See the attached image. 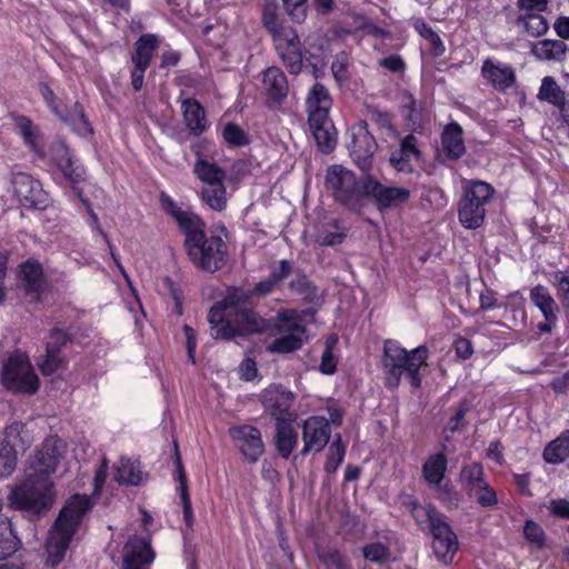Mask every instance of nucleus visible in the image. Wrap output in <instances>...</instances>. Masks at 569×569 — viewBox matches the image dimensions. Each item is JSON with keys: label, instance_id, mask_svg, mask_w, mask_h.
<instances>
[{"label": "nucleus", "instance_id": "f257e3e1", "mask_svg": "<svg viewBox=\"0 0 569 569\" xmlns=\"http://www.w3.org/2000/svg\"><path fill=\"white\" fill-rule=\"evenodd\" d=\"M278 284L270 278L258 282L252 290L230 288L222 301L211 307L208 313L210 335L213 339L231 340L237 336L259 332L263 319L251 308L252 295L264 297Z\"/></svg>", "mask_w": 569, "mask_h": 569}, {"label": "nucleus", "instance_id": "f03ea898", "mask_svg": "<svg viewBox=\"0 0 569 569\" xmlns=\"http://www.w3.org/2000/svg\"><path fill=\"white\" fill-rule=\"evenodd\" d=\"M90 508L87 496L74 495L61 509L47 542L48 565L57 567L62 562L78 526Z\"/></svg>", "mask_w": 569, "mask_h": 569}, {"label": "nucleus", "instance_id": "7ed1b4c3", "mask_svg": "<svg viewBox=\"0 0 569 569\" xmlns=\"http://www.w3.org/2000/svg\"><path fill=\"white\" fill-rule=\"evenodd\" d=\"M428 348L421 345L411 351H407L395 340H386L383 343L382 368L386 375V386L397 388L401 376L407 373L413 388L421 386L420 368L427 363Z\"/></svg>", "mask_w": 569, "mask_h": 569}, {"label": "nucleus", "instance_id": "20e7f679", "mask_svg": "<svg viewBox=\"0 0 569 569\" xmlns=\"http://www.w3.org/2000/svg\"><path fill=\"white\" fill-rule=\"evenodd\" d=\"M206 223L192 226L184 231V248L191 262L200 270L214 272L226 262L227 244L219 236L207 237Z\"/></svg>", "mask_w": 569, "mask_h": 569}, {"label": "nucleus", "instance_id": "39448f33", "mask_svg": "<svg viewBox=\"0 0 569 569\" xmlns=\"http://www.w3.org/2000/svg\"><path fill=\"white\" fill-rule=\"evenodd\" d=\"M9 499L17 509L42 513L53 507L57 490L52 478L24 470V479L11 490Z\"/></svg>", "mask_w": 569, "mask_h": 569}, {"label": "nucleus", "instance_id": "423d86ee", "mask_svg": "<svg viewBox=\"0 0 569 569\" xmlns=\"http://www.w3.org/2000/svg\"><path fill=\"white\" fill-rule=\"evenodd\" d=\"M1 385L10 392L33 395L39 389V378L27 353L14 350L2 361Z\"/></svg>", "mask_w": 569, "mask_h": 569}, {"label": "nucleus", "instance_id": "0eeeda50", "mask_svg": "<svg viewBox=\"0 0 569 569\" xmlns=\"http://www.w3.org/2000/svg\"><path fill=\"white\" fill-rule=\"evenodd\" d=\"M326 187L332 192L336 201L350 210H360L363 206V179L359 181L356 174L340 166L333 164L327 169Z\"/></svg>", "mask_w": 569, "mask_h": 569}, {"label": "nucleus", "instance_id": "6e6552de", "mask_svg": "<svg viewBox=\"0 0 569 569\" xmlns=\"http://www.w3.org/2000/svg\"><path fill=\"white\" fill-rule=\"evenodd\" d=\"M193 173L203 183L202 201L212 210L221 212L227 208L226 171L206 159L199 158L193 166Z\"/></svg>", "mask_w": 569, "mask_h": 569}, {"label": "nucleus", "instance_id": "1a4fd4ad", "mask_svg": "<svg viewBox=\"0 0 569 569\" xmlns=\"http://www.w3.org/2000/svg\"><path fill=\"white\" fill-rule=\"evenodd\" d=\"M495 189L485 181H471L463 189L459 202L458 217L465 228H479L486 216V204L493 196Z\"/></svg>", "mask_w": 569, "mask_h": 569}, {"label": "nucleus", "instance_id": "9d476101", "mask_svg": "<svg viewBox=\"0 0 569 569\" xmlns=\"http://www.w3.org/2000/svg\"><path fill=\"white\" fill-rule=\"evenodd\" d=\"M66 453L67 443L64 440L56 436L48 437L29 457L24 470L51 478L64 459Z\"/></svg>", "mask_w": 569, "mask_h": 569}, {"label": "nucleus", "instance_id": "9b49d317", "mask_svg": "<svg viewBox=\"0 0 569 569\" xmlns=\"http://www.w3.org/2000/svg\"><path fill=\"white\" fill-rule=\"evenodd\" d=\"M363 192L380 212L400 208L408 203L411 197L408 188L383 184L370 173L363 177Z\"/></svg>", "mask_w": 569, "mask_h": 569}, {"label": "nucleus", "instance_id": "f8f14e48", "mask_svg": "<svg viewBox=\"0 0 569 569\" xmlns=\"http://www.w3.org/2000/svg\"><path fill=\"white\" fill-rule=\"evenodd\" d=\"M295 398L293 392L280 385H271L261 393V402L264 410L277 422L296 419V415L291 411Z\"/></svg>", "mask_w": 569, "mask_h": 569}, {"label": "nucleus", "instance_id": "ddd939ff", "mask_svg": "<svg viewBox=\"0 0 569 569\" xmlns=\"http://www.w3.org/2000/svg\"><path fill=\"white\" fill-rule=\"evenodd\" d=\"M229 435L236 446L249 463H256L264 452L261 432L250 425L233 426L229 428Z\"/></svg>", "mask_w": 569, "mask_h": 569}, {"label": "nucleus", "instance_id": "4468645a", "mask_svg": "<svg viewBox=\"0 0 569 569\" xmlns=\"http://www.w3.org/2000/svg\"><path fill=\"white\" fill-rule=\"evenodd\" d=\"M11 184L14 196L28 208H42L47 202V193L40 181L26 172H12Z\"/></svg>", "mask_w": 569, "mask_h": 569}, {"label": "nucleus", "instance_id": "2eb2a0df", "mask_svg": "<svg viewBox=\"0 0 569 569\" xmlns=\"http://www.w3.org/2000/svg\"><path fill=\"white\" fill-rule=\"evenodd\" d=\"M377 147L376 139L368 131L366 123L353 129L352 141L349 147L350 156L357 167L367 174L372 168L373 154Z\"/></svg>", "mask_w": 569, "mask_h": 569}, {"label": "nucleus", "instance_id": "dca6fc26", "mask_svg": "<svg viewBox=\"0 0 569 569\" xmlns=\"http://www.w3.org/2000/svg\"><path fill=\"white\" fill-rule=\"evenodd\" d=\"M331 435L329 420L323 417H310L302 427V455L320 452L328 445Z\"/></svg>", "mask_w": 569, "mask_h": 569}, {"label": "nucleus", "instance_id": "f3484780", "mask_svg": "<svg viewBox=\"0 0 569 569\" xmlns=\"http://www.w3.org/2000/svg\"><path fill=\"white\" fill-rule=\"evenodd\" d=\"M429 531L432 536V549L436 557L445 563L451 562L459 548V542L446 518L441 519Z\"/></svg>", "mask_w": 569, "mask_h": 569}, {"label": "nucleus", "instance_id": "a211bd4d", "mask_svg": "<svg viewBox=\"0 0 569 569\" xmlns=\"http://www.w3.org/2000/svg\"><path fill=\"white\" fill-rule=\"evenodd\" d=\"M273 41L276 50L288 71L292 74H299L303 66V53L297 32L287 31L286 36Z\"/></svg>", "mask_w": 569, "mask_h": 569}, {"label": "nucleus", "instance_id": "6ab92c4d", "mask_svg": "<svg viewBox=\"0 0 569 569\" xmlns=\"http://www.w3.org/2000/svg\"><path fill=\"white\" fill-rule=\"evenodd\" d=\"M69 340V336L60 328H53L46 342V355L39 363L40 370L44 376H50L58 371L64 365V359L60 356V350Z\"/></svg>", "mask_w": 569, "mask_h": 569}, {"label": "nucleus", "instance_id": "aec40b11", "mask_svg": "<svg viewBox=\"0 0 569 569\" xmlns=\"http://www.w3.org/2000/svg\"><path fill=\"white\" fill-rule=\"evenodd\" d=\"M154 555L148 541L139 537L130 538L124 546V569H148Z\"/></svg>", "mask_w": 569, "mask_h": 569}, {"label": "nucleus", "instance_id": "412c9836", "mask_svg": "<svg viewBox=\"0 0 569 569\" xmlns=\"http://www.w3.org/2000/svg\"><path fill=\"white\" fill-rule=\"evenodd\" d=\"M419 157L417 138L413 134H408L401 140L399 148L391 152L389 162L396 171L411 173L413 171L412 160Z\"/></svg>", "mask_w": 569, "mask_h": 569}, {"label": "nucleus", "instance_id": "4be33fe9", "mask_svg": "<svg viewBox=\"0 0 569 569\" xmlns=\"http://www.w3.org/2000/svg\"><path fill=\"white\" fill-rule=\"evenodd\" d=\"M481 76L500 91L509 89L516 82V74L510 66L495 63L490 59L483 61Z\"/></svg>", "mask_w": 569, "mask_h": 569}, {"label": "nucleus", "instance_id": "5701e85b", "mask_svg": "<svg viewBox=\"0 0 569 569\" xmlns=\"http://www.w3.org/2000/svg\"><path fill=\"white\" fill-rule=\"evenodd\" d=\"M33 436L22 422H12L3 431L1 445L14 455L24 453L33 442Z\"/></svg>", "mask_w": 569, "mask_h": 569}, {"label": "nucleus", "instance_id": "b1692460", "mask_svg": "<svg viewBox=\"0 0 569 569\" xmlns=\"http://www.w3.org/2000/svg\"><path fill=\"white\" fill-rule=\"evenodd\" d=\"M263 88L268 98L274 103H281L288 96L289 86L286 74L278 67H270L263 74Z\"/></svg>", "mask_w": 569, "mask_h": 569}, {"label": "nucleus", "instance_id": "393cba45", "mask_svg": "<svg viewBox=\"0 0 569 569\" xmlns=\"http://www.w3.org/2000/svg\"><path fill=\"white\" fill-rule=\"evenodd\" d=\"M287 333L274 339L268 347L269 351L277 353H289L301 348L306 328L301 323H291Z\"/></svg>", "mask_w": 569, "mask_h": 569}, {"label": "nucleus", "instance_id": "a878e982", "mask_svg": "<svg viewBox=\"0 0 569 569\" xmlns=\"http://www.w3.org/2000/svg\"><path fill=\"white\" fill-rule=\"evenodd\" d=\"M441 144L445 154L452 160L461 158L466 153L462 138V128L457 122L447 124L441 134Z\"/></svg>", "mask_w": 569, "mask_h": 569}, {"label": "nucleus", "instance_id": "bb28decb", "mask_svg": "<svg viewBox=\"0 0 569 569\" xmlns=\"http://www.w3.org/2000/svg\"><path fill=\"white\" fill-rule=\"evenodd\" d=\"M14 126L31 151L38 157L43 158L46 152L39 128L26 116L14 117Z\"/></svg>", "mask_w": 569, "mask_h": 569}, {"label": "nucleus", "instance_id": "cd10ccee", "mask_svg": "<svg viewBox=\"0 0 569 569\" xmlns=\"http://www.w3.org/2000/svg\"><path fill=\"white\" fill-rule=\"evenodd\" d=\"M459 481L469 497L477 495L479 489H486L487 481L485 480L482 465L473 462L463 466L459 472Z\"/></svg>", "mask_w": 569, "mask_h": 569}, {"label": "nucleus", "instance_id": "c85d7f7f", "mask_svg": "<svg viewBox=\"0 0 569 569\" xmlns=\"http://www.w3.org/2000/svg\"><path fill=\"white\" fill-rule=\"evenodd\" d=\"M181 109L189 130L193 134L200 136L207 127L206 113L202 106L197 100L189 98L182 101Z\"/></svg>", "mask_w": 569, "mask_h": 569}, {"label": "nucleus", "instance_id": "c756f323", "mask_svg": "<svg viewBox=\"0 0 569 569\" xmlns=\"http://www.w3.org/2000/svg\"><path fill=\"white\" fill-rule=\"evenodd\" d=\"M159 40L156 34H142L134 43V52L132 53L131 61L134 67L148 69L152 56L157 51Z\"/></svg>", "mask_w": 569, "mask_h": 569}, {"label": "nucleus", "instance_id": "7c9ffc66", "mask_svg": "<svg viewBox=\"0 0 569 569\" xmlns=\"http://www.w3.org/2000/svg\"><path fill=\"white\" fill-rule=\"evenodd\" d=\"M160 202L162 209L176 219L182 232L187 231L194 224H199V221L201 220L199 216L191 211L181 210L172 198L164 192L160 194Z\"/></svg>", "mask_w": 569, "mask_h": 569}, {"label": "nucleus", "instance_id": "2f4dec72", "mask_svg": "<svg viewBox=\"0 0 569 569\" xmlns=\"http://www.w3.org/2000/svg\"><path fill=\"white\" fill-rule=\"evenodd\" d=\"M568 50L567 44L562 40L545 39L535 42L531 47L532 54L539 60H557L565 58Z\"/></svg>", "mask_w": 569, "mask_h": 569}, {"label": "nucleus", "instance_id": "473e14b6", "mask_svg": "<svg viewBox=\"0 0 569 569\" xmlns=\"http://www.w3.org/2000/svg\"><path fill=\"white\" fill-rule=\"evenodd\" d=\"M293 420L278 421L276 423V448L283 458H289L297 443V435L291 426Z\"/></svg>", "mask_w": 569, "mask_h": 569}, {"label": "nucleus", "instance_id": "72a5a7b5", "mask_svg": "<svg viewBox=\"0 0 569 569\" xmlns=\"http://www.w3.org/2000/svg\"><path fill=\"white\" fill-rule=\"evenodd\" d=\"M537 98L557 107L560 111L565 109L566 93L553 77L547 76L542 79Z\"/></svg>", "mask_w": 569, "mask_h": 569}, {"label": "nucleus", "instance_id": "f704fd0d", "mask_svg": "<svg viewBox=\"0 0 569 569\" xmlns=\"http://www.w3.org/2000/svg\"><path fill=\"white\" fill-rule=\"evenodd\" d=\"M447 465L448 460L442 452L429 456L422 466V475L426 481L431 486L442 482Z\"/></svg>", "mask_w": 569, "mask_h": 569}, {"label": "nucleus", "instance_id": "c9c22d12", "mask_svg": "<svg viewBox=\"0 0 569 569\" xmlns=\"http://www.w3.org/2000/svg\"><path fill=\"white\" fill-rule=\"evenodd\" d=\"M530 299L546 320L557 319L558 306L546 287L540 284L533 287L530 291Z\"/></svg>", "mask_w": 569, "mask_h": 569}, {"label": "nucleus", "instance_id": "e433bc0d", "mask_svg": "<svg viewBox=\"0 0 569 569\" xmlns=\"http://www.w3.org/2000/svg\"><path fill=\"white\" fill-rule=\"evenodd\" d=\"M410 507L411 515L421 529L428 528L430 530L445 518L432 505H420L412 501Z\"/></svg>", "mask_w": 569, "mask_h": 569}, {"label": "nucleus", "instance_id": "4c0bfd02", "mask_svg": "<svg viewBox=\"0 0 569 569\" xmlns=\"http://www.w3.org/2000/svg\"><path fill=\"white\" fill-rule=\"evenodd\" d=\"M279 7L276 2H267L263 8L262 22L268 32L272 36L273 40L282 38L287 31H295L291 28L283 27L279 14Z\"/></svg>", "mask_w": 569, "mask_h": 569}, {"label": "nucleus", "instance_id": "58836bf2", "mask_svg": "<svg viewBox=\"0 0 569 569\" xmlns=\"http://www.w3.org/2000/svg\"><path fill=\"white\" fill-rule=\"evenodd\" d=\"M569 457V430L548 443L543 458L548 463H561Z\"/></svg>", "mask_w": 569, "mask_h": 569}, {"label": "nucleus", "instance_id": "ea45409f", "mask_svg": "<svg viewBox=\"0 0 569 569\" xmlns=\"http://www.w3.org/2000/svg\"><path fill=\"white\" fill-rule=\"evenodd\" d=\"M19 547V539L16 536L9 518L0 519V560L12 556Z\"/></svg>", "mask_w": 569, "mask_h": 569}, {"label": "nucleus", "instance_id": "a19ab883", "mask_svg": "<svg viewBox=\"0 0 569 569\" xmlns=\"http://www.w3.org/2000/svg\"><path fill=\"white\" fill-rule=\"evenodd\" d=\"M114 478L120 483L138 486L142 481L139 462L121 458Z\"/></svg>", "mask_w": 569, "mask_h": 569}, {"label": "nucleus", "instance_id": "79ce46f5", "mask_svg": "<svg viewBox=\"0 0 569 569\" xmlns=\"http://www.w3.org/2000/svg\"><path fill=\"white\" fill-rule=\"evenodd\" d=\"M21 276L28 292H40L43 288L42 268L38 262L27 261L21 266Z\"/></svg>", "mask_w": 569, "mask_h": 569}, {"label": "nucleus", "instance_id": "37998d69", "mask_svg": "<svg viewBox=\"0 0 569 569\" xmlns=\"http://www.w3.org/2000/svg\"><path fill=\"white\" fill-rule=\"evenodd\" d=\"M516 26L522 27L528 36L540 37L549 29V23L545 17L538 13L519 14L515 21Z\"/></svg>", "mask_w": 569, "mask_h": 569}, {"label": "nucleus", "instance_id": "c03bdc74", "mask_svg": "<svg viewBox=\"0 0 569 569\" xmlns=\"http://www.w3.org/2000/svg\"><path fill=\"white\" fill-rule=\"evenodd\" d=\"M416 31L430 44V52L433 57H440L445 53L446 47L439 34L432 30L422 19H416L413 22Z\"/></svg>", "mask_w": 569, "mask_h": 569}, {"label": "nucleus", "instance_id": "a18cd8bd", "mask_svg": "<svg viewBox=\"0 0 569 569\" xmlns=\"http://www.w3.org/2000/svg\"><path fill=\"white\" fill-rule=\"evenodd\" d=\"M63 122L82 137L92 133V128L84 116L83 108L79 104V102H76L72 109L68 111V120H63Z\"/></svg>", "mask_w": 569, "mask_h": 569}, {"label": "nucleus", "instance_id": "49530a36", "mask_svg": "<svg viewBox=\"0 0 569 569\" xmlns=\"http://www.w3.org/2000/svg\"><path fill=\"white\" fill-rule=\"evenodd\" d=\"M346 447L342 443L341 435L337 433L333 441L329 446L325 470L328 473H335L339 466L343 462Z\"/></svg>", "mask_w": 569, "mask_h": 569}, {"label": "nucleus", "instance_id": "de8ad7c7", "mask_svg": "<svg viewBox=\"0 0 569 569\" xmlns=\"http://www.w3.org/2000/svg\"><path fill=\"white\" fill-rule=\"evenodd\" d=\"M177 471H178V480H179V490H180V498L182 501L183 507V518L188 527H191L193 523V513L191 508V500L188 493L187 488V478L186 473L180 460V457L177 456Z\"/></svg>", "mask_w": 569, "mask_h": 569}, {"label": "nucleus", "instance_id": "09e8293b", "mask_svg": "<svg viewBox=\"0 0 569 569\" xmlns=\"http://www.w3.org/2000/svg\"><path fill=\"white\" fill-rule=\"evenodd\" d=\"M290 290L301 299L312 302L318 298L317 287L305 274H297L289 282Z\"/></svg>", "mask_w": 569, "mask_h": 569}, {"label": "nucleus", "instance_id": "8fccbe9b", "mask_svg": "<svg viewBox=\"0 0 569 569\" xmlns=\"http://www.w3.org/2000/svg\"><path fill=\"white\" fill-rule=\"evenodd\" d=\"M306 103H307L308 109H318V108L330 109L331 98H330L328 89L321 83H316L311 88V90L307 97Z\"/></svg>", "mask_w": 569, "mask_h": 569}, {"label": "nucleus", "instance_id": "3c124183", "mask_svg": "<svg viewBox=\"0 0 569 569\" xmlns=\"http://www.w3.org/2000/svg\"><path fill=\"white\" fill-rule=\"evenodd\" d=\"M312 137L316 140L318 149L322 153H330L337 146V131L335 126L332 124V129L327 127L321 128L319 130L311 131Z\"/></svg>", "mask_w": 569, "mask_h": 569}, {"label": "nucleus", "instance_id": "603ef678", "mask_svg": "<svg viewBox=\"0 0 569 569\" xmlns=\"http://www.w3.org/2000/svg\"><path fill=\"white\" fill-rule=\"evenodd\" d=\"M437 498L448 508L453 509L459 505V493L455 489L453 485L450 481L439 482V485L433 486Z\"/></svg>", "mask_w": 569, "mask_h": 569}, {"label": "nucleus", "instance_id": "864d4df0", "mask_svg": "<svg viewBox=\"0 0 569 569\" xmlns=\"http://www.w3.org/2000/svg\"><path fill=\"white\" fill-rule=\"evenodd\" d=\"M318 557L327 569H351L348 561L336 549H322L318 552Z\"/></svg>", "mask_w": 569, "mask_h": 569}, {"label": "nucleus", "instance_id": "5fc2aeb1", "mask_svg": "<svg viewBox=\"0 0 569 569\" xmlns=\"http://www.w3.org/2000/svg\"><path fill=\"white\" fill-rule=\"evenodd\" d=\"M523 536L527 541L542 549L546 545V533L542 527L533 520H527L523 527Z\"/></svg>", "mask_w": 569, "mask_h": 569}, {"label": "nucleus", "instance_id": "6e6d98bb", "mask_svg": "<svg viewBox=\"0 0 569 569\" xmlns=\"http://www.w3.org/2000/svg\"><path fill=\"white\" fill-rule=\"evenodd\" d=\"M331 227L336 229V231L330 230H321L318 232L316 241L320 246H336L343 242L347 234L343 230L339 229L338 221L333 220Z\"/></svg>", "mask_w": 569, "mask_h": 569}, {"label": "nucleus", "instance_id": "4d7b16f0", "mask_svg": "<svg viewBox=\"0 0 569 569\" xmlns=\"http://www.w3.org/2000/svg\"><path fill=\"white\" fill-rule=\"evenodd\" d=\"M309 117L308 123L310 131L319 130L321 128L332 129V121L329 118V109L318 108V109H308Z\"/></svg>", "mask_w": 569, "mask_h": 569}, {"label": "nucleus", "instance_id": "13d9d810", "mask_svg": "<svg viewBox=\"0 0 569 569\" xmlns=\"http://www.w3.org/2000/svg\"><path fill=\"white\" fill-rule=\"evenodd\" d=\"M222 137L226 142L233 147H242L248 143L244 131L234 123H227L222 130Z\"/></svg>", "mask_w": 569, "mask_h": 569}, {"label": "nucleus", "instance_id": "bf43d9fd", "mask_svg": "<svg viewBox=\"0 0 569 569\" xmlns=\"http://www.w3.org/2000/svg\"><path fill=\"white\" fill-rule=\"evenodd\" d=\"M61 173L66 179H68L72 183H77L83 180L84 170L80 166H74L72 161V157L69 159H62L61 162L57 164Z\"/></svg>", "mask_w": 569, "mask_h": 569}, {"label": "nucleus", "instance_id": "052dcab7", "mask_svg": "<svg viewBox=\"0 0 569 569\" xmlns=\"http://www.w3.org/2000/svg\"><path fill=\"white\" fill-rule=\"evenodd\" d=\"M18 456L0 443V478L10 476L17 467Z\"/></svg>", "mask_w": 569, "mask_h": 569}, {"label": "nucleus", "instance_id": "680f3d73", "mask_svg": "<svg viewBox=\"0 0 569 569\" xmlns=\"http://www.w3.org/2000/svg\"><path fill=\"white\" fill-rule=\"evenodd\" d=\"M287 13L298 23L307 16V0H282Z\"/></svg>", "mask_w": 569, "mask_h": 569}, {"label": "nucleus", "instance_id": "e2e57ef3", "mask_svg": "<svg viewBox=\"0 0 569 569\" xmlns=\"http://www.w3.org/2000/svg\"><path fill=\"white\" fill-rule=\"evenodd\" d=\"M363 557L372 562H382L388 558V548L381 542L367 545L362 549Z\"/></svg>", "mask_w": 569, "mask_h": 569}, {"label": "nucleus", "instance_id": "0e129e2a", "mask_svg": "<svg viewBox=\"0 0 569 569\" xmlns=\"http://www.w3.org/2000/svg\"><path fill=\"white\" fill-rule=\"evenodd\" d=\"M549 0H517V8L521 14L545 12L548 8Z\"/></svg>", "mask_w": 569, "mask_h": 569}, {"label": "nucleus", "instance_id": "69168bd1", "mask_svg": "<svg viewBox=\"0 0 569 569\" xmlns=\"http://www.w3.org/2000/svg\"><path fill=\"white\" fill-rule=\"evenodd\" d=\"M469 411L467 403H461L459 408L457 409L456 413L450 418L448 426L446 427L445 431L456 432L463 430L465 428V417L467 412Z\"/></svg>", "mask_w": 569, "mask_h": 569}, {"label": "nucleus", "instance_id": "338daca9", "mask_svg": "<svg viewBox=\"0 0 569 569\" xmlns=\"http://www.w3.org/2000/svg\"><path fill=\"white\" fill-rule=\"evenodd\" d=\"M331 70L338 82H343L348 79L347 57L343 53L337 56L331 64Z\"/></svg>", "mask_w": 569, "mask_h": 569}, {"label": "nucleus", "instance_id": "774afa93", "mask_svg": "<svg viewBox=\"0 0 569 569\" xmlns=\"http://www.w3.org/2000/svg\"><path fill=\"white\" fill-rule=\"evenodd\" d=\"M549 511L559 518L569 519V500L553 499L550 501Z\"/></svg>", "mask_w": 569, "mask_h": 569}]
</instances>
